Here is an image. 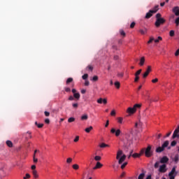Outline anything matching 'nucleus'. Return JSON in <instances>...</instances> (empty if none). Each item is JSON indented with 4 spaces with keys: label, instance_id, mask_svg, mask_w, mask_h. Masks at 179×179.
<instances>
[{
    "label": "nucleus",
    "instance_id": "f257e3e1",
    "mask_svg": "<svg viewBox=\"0 0 179 179\" xmlns=\"http://www.w3.org/2000/svg\"><path fill=\"white\" fill-rule=\"evenodd\" d=\"M127 159V155H124L122 150H119L117 152L116 159L118 160L119 164H122L125 159Z\"/></svg>",
    "mask_w": 179,
    "mask_h": 179
},
{
    "label": "nucleus",
    "instance_id": "f03ea898",
    "mask_svg": "<svg viewBox=\"0 0 179 179\" xmlns=\"http://www.w3.org/2000/svg\"><path fill=\"white\" fill-rule=\"evenodd\" d=\"M160 163H162V164H166L165 163H169V157H167V156H164L162 158H161L160 162H155L154 165L155 169H159Z\"/></svg>",
    "mask_w": 179,
    "mask_h": 179
},
{
    "label": "nucleus",
    "instance_id": "7ed1b4c3",
    "mask_svg": "<svg viewBox=\"0 0 179 179\" xmlns=\"http://www.w3.org/2000/svg\"><path fill=\"white\" fill-rule=\"evenodd\" d=\"M141 107H142L141 104L136 103L134 106L133 108H128L127 110V113H128V114H134V113H136V108H141Z\"/></svg>",
    "mask_w": 179,
    "mask_h": 179
},
{
    "label": "nucleus",
    "instance_id": "20e7f679",
    "mask_svg": "<svg viewBox=\"0 0 179 179\" xmlns=\"http://www.w3.org/2000/svg\"><path fill=\"white\" fill-rule=\"evenodd\" d=\"M170 142H169V141H166L162 145V147H158L155 152H157V153H162V152H163L164 150V149H166V148H167L169 145Z\"/></svg>",
    "mask_w": 179,
    "mask_h": 179
},
{
    "label": "nucleus",
    "instance_id": "39448f33",
    "mask_svg": "<svg viewBox=\"0 0 179 179\" xmlns=\"http://www.w3.org/2000/svg\"><path fill=\"white\" fill-rule=\"evenodd\" d=\"M145 155L146 157H151L153 155V151L152 150V145H148L145 150Z\"/></svg>",
    "mask_w": 179,
    "mask_h": 179
},
{
    "label": "nucleus",
    "instance_id": "423d86ee",
    "mask_svg": "<svg viewBox=\"0 0 179 179\" xmlns=\"http://www.w3.org/2000/svg\"><path fill=\"white\" fill-rule=\"evenodd\" d=\"M165 22L166 20H164V18H158L155 22V26L156 27H160V24H163Z\"/></svg>",
    "mask_w": 179,
    "mask_h": 179
},
{
    "label": "nucleus",
    "instance_id": "0eeeda50",
    "mask_svg": "<svg viewBox=\"0 0 179 179\" xmlns=\"http://www.w3.org/2000/svg\"><path fill=\"white\" fill-rule=\"evenodd\" d=\"M110 134H115V136L118 137L121 135V130L117 129V130L115 128L110 129Z\"/></svg>",
    "mask_w": 179,
    "mask_h": 179
},
{
    "label": "nucleus",
    "instance_id": "6e6552de",
    "mask_svg": "<svg viewBox=\"0 0 179 179\" xmlns=\"http://www.w3.org/2000/svg\"><path fill=\"white\" fill-rule=\"evenodd\" d=\"M158 171H159V173H166L167 171V166L166 164H163L162 165L159 166Z\"/></svg>",
    "mask_w": 179,
    "mask_h": 179
},
{
    "label": "nucleus",
    "instance_id": "1a4fd4ad",
    "mask_svg": "<svg viewBox=\"0 0 179 179\" xmlns=\"http://www.w3.org/2000/svg\"><path fill=\"white\" fill-rule=\"evenodd\" d=\"M177 166H173L171 172L169 173V177H176L177 176V171H176V169Z\"/></svg>",
    "mask_w": 179,
    "mask_h": 179
},
{
    "label": "nucleus",
    "instance_id": "9d476101",
    "mask_svg": "<svg viewBox=\"0 0 179 179\" xmlns=\"http://www.w3.org/2000/svg\"><path fill=\"white\" fill-rule=\"evenodd\" d=\"M24 136L25 142H28L29 139H31V138H32L31 131L26 132L24 134Z\"/></svg>",
    "mask_w": 179,
    "mask_h": 179
},
{
    "label": "nucleus",
    "instance_id": "9b49d317",
    "mask_svg": "<svg viewBox=\"0 0 179 179\" xmlns=\"http://www.w3.org/2000/svg\"><path fill=\"white\" fill-rule=\"evenodd\" d=\"M150 72H152V66H148L146 71L143 75V78H148V76L149 73H150Z\"/></svg>",
    "mask_w": 179,
    "mask_h": 179
},
{
    "label": "nucleus",
    "instance_id": "f8f14e48",
    "mask_svg": "<svg viewBox=\"0 0 179 179\" xmlns=\"http://www.w3.org/2000/svg\"><path fill=\"white\" fill-rule=\"evenodd\" d=\"M173 12L175 13L176 16H179V7L176 6L173 8Z\"/></svg>",
    "mask_w": 179,
    "mask_h": 179
},
{
    "label": "nucleus",
    "instance_id": "ddd939ff",
    "mask_svg": "<svg viewBox=\"0 0 179 179\" xmlns=\"http://www.w3.org/2000/svg\"><path fill=\"white\" fill-rule=\"evenodd\" d=\"M153 13H154L152 11V10H150L149 12L145 15V19H150V17L153 16Z\"/></svg>",
    "mask_w": 179,
    "mask_h": 179
},
{
    "label": "nucleus",
    "instance_id": "4468645a",
    "mask_svg": "<svg viewBox=\"0 0 179 179\" xmlns=\"http://www.w3.org/2000/svg\"><path fill=\"white\" fill-rule=\"evenodd\" d=\"M103 164L100 162H96V166L93 168L94 170H97V169H101Z\"/></svg>",
    "mask_w": 179,
    "mask_h": 179
},
{
    "label": "nucleus",
    "instance_id": "2eb2a0df",
    "mask_svg": "<svg viewBox=\"0 0 179 179\" xmlns=\"http://www.w3.org/2000/svg\"><path fill=\"white\" fill-rule=\"evenodd\" d=\"M176 138H179V134H178V130H175L173 136H172V138L173 139H176Z\"/></svg>",
    "mask_w": 179,
    "mask_h": 179
},
{
    "label": "nucleus",
    "instance_id": "dca6fc26",
    "mask_svg": "<svg viewBox=\"0 0 179 179\" xmlns=\"http://www.w3.org/2000/svg\"><path fill=\"white\" fill-rule=\"evenodd\" d=\"M138 65H140V66H143V65H145V57H142L140 59V62L138 63Z\"/></svg>",
    "mask_w": 179,
    "mask_h": 179
},
{
    "label": "nucleus",
    "instance_id": "f3484780",
    "mask_svg": "<svg viewBox=\"0 0 179 179\" xmlns=\"http://www.w3.org/2000/svg\"><path fill=\"white\" fill-rule=\"evenodd\" d=\"M6 145L8 146V148H13V143L9 140L6 141Z\"/></svg>",
    "mask_w": 179,
    "mask_h": 179
},
{
    "label": "nucleus",
    "instance_id": "a211bd4d",
    "mask_svg": "<svg viewBox=\"0 0 179 179\" xmlns=\"http://www.w3.org/2000/svg\"><path fill=\"white\" fill-rule=\"evenodd\" d=\"M73 97H74V99L79 100V99H80V94H79V92L73 94Z\"/></svg>",
    "mask_w": 179,
    "mask_h": 179
},
{
    "label": "nucleus",
    "instance_id": "6ab92c4d",
    "mask_svg": "<svg viewBox=\"0 0 179 179\" xmlns=\"http://www.w3.org/2000/svg\"><path fill=\"white\" fill-rule=\"evenodd\" d=\"M157 10H159V5L155 6L152 10H151L152 12H153L154 13H156V12H157Z\"/></svg>",
    "mask_w": 179,
    "mask_h": 179
},
{
    "label": "nucleus",
    "instance_id": "aec40b11",
    "mask_svg": "<svg viewBox=\"0 0 179 179\" xmlns=\"http://www.w3.org/2000/svg\"><path fill=\"white\" fill-rule=\"evenodd\" d=\"M32 174H33L34 178H38V173H37V171H36V170L33 171Z\"/></svg>",
    "mask_w": 179,
    "mask_h": 179
},
{
    "label": "nucleus",
    "instance_id": "412c9836",
    "mask_svg": "<svg viewBox=\"0 0 179 179\" xmlns=\"http://www.w3.org/2000/svg\"><path fill=\"white\" fill-rule=\"evenodd\" d=\"M93 130V127L90 126V127H87L85 129V132H87V134H89L90 132V131Z\"/></svg>",
    "mask_w": 179,
    "mask_h": 179
},
{
    "label": "nucleus",
    "instance_id": "4be33fe9",
    "mask_svg": "<svg viewBox=\"0 0 179 179\" xmlns=\"http://www.w3.org/2000/svg\"><path fill=\"white\" fill-rule=\"evenodd\" d=\"M87 118H89V116L87 115H83L81 116L82 121H86L87 120Z\"/></svg>",
    "mask_w": 179,
    "mask_h": 179
},
{
    "label": "nucleus",
    "instance_id": "5701e85b",
    "mask_svg": "<svg viewBox=\"0 0 179 179\" xmlns=\"http://www.w3.org/2000/svg\"><path fill=\"white\" fill-rule=\"evenodd\" d=\"M114 85H115L116 89H120V87L121 86V84L118 81L115 82Z\"/></svg>",
    "mask_w": 179,
    "mask_h": 179
},
{
    "label": "nucleus",
    "instance_id": "b1692460",
    "mask_svg": "<svg viewBox=\"0 0 179 179\" xmlns=\"http://www.w3.org/2000/svg\"><path fill=\"white\" fill-rule=\"evenodd\" d=\"M117 122H118V124H123L124 118L123 117H117Z\"/></svg>",
    "mask_w": 179,
    "mask_h": 179
},
{
    "label": "nucleus",
    "instance_id": "393cba45",
    "mask_svg": "<svg viewBox=\"0 0 179 179\" xmlns=\"http://www.w3.org/2000/svg\"><path fill=\"white\" fill-rule=\"evenodd\" d=\"M73 82V78H69L66 82V85H69V83Z\"/></svg>",
    "mask_w": 179,
    "mask_h": 179
},
{
    "label": "nucleus",
    "instance_id": "a878e982",
    "mask_svg": "<svg viewBox=\"0 0 179 179\" xmlns=\"http://www.w3.org/2000/svg\"><path fill=\"white\" fill-rule=\"evenodd\" d=\"M146 31H148L146 28H145V29H139V33H141V34H145Z\"/></svg>",
    "mask_w": 179,
    "mask_h": 179
},
{
    "label": "nucleus",
    "instance_id": "bb28decb",
    "mask_svg": "<svg viewBox=\"0 0 179 179\" xmlns=\"http://www.w3.org/2000/svg\"><path fill=\"white\" fill-rule=\"evenodd\" d=\"M35 125L38 128H43L44 127V124H38L37 122H35Z\"/></svg>",
    "mask_w": 179,
    "mask_h": 179
},
{
    "label": "nucleus",
    "instance_id": "cd10ccee",
    "mask_svg": "<svg viewBox=\"0 0 179 179\" xmlns=\"http://www.w3.org/2000/svg\"><path fill=\"white\" fill-rule=\"evenodd\" d=\"M100 148H110V145L104 143H102L100 145H99Z\"/></svg>",
    "mask_w": 179,
    "mask_h": 179
},
{
    "label": "nucleus",
    "instance_id": "c85d7f7f",
    "mask_svg": "<svg viewBox=\"0 0 179 179\" xmlns=\"http://www.w3.org/2000/svg\"><path fill=\"white\" fill-rule=\"evenodd\" d=\"M178 160H179L178 155H175V157L173 158V161L175 162V163H178Z\"/></svg>",
    "mask_w": 179,
    "mask_h": 179
},
{
    "label": "nucleus",
    "instance_id": "c756f323",
    "mask_svg": "<svg viewBox=\"0 0 179 179\" xmlns=\"http://www.w3.org/2000/svg\"><path fill=\"white\" fill-rule=\"evenodd\" d=\"M175 34H176V32L174 31V30H171V31H169V36H170L171 37H174Z\"/></svg>",
    "mask_w": 179,
    "mask_h": 179
},
{
    "label": "nucleus",
    "instance_id": "7c9ffc66",
    "mask_svg": "<svg viewBox=\"0 0 179 179\" xmlns=\"http://www.w3.org/2000/svg\"><path fill=\"white\" fill-rule=\"evenodd\" d=\"M145 178V173H141L138 177V179H143Z\"/></svg>",
    "mask_w": 179,
    "mask_h": 179
},
{
    "label": "nucleus",
    "instance_id": "2f4dec72",
    "mask_svg": "<svg viewBox=\"0 0 179 179\" xmlns=\"http://www.w3.org/2000/svg\"><path fill=\"white\" fill-rule=\"evenodd\" d=\"M91 80H93V82H97L99 80V76H94Z\"/></svg>",
    "mask_w": 179,
    "mask_h": 179
},
{
    "label": "nucleus",
    "instance_id": "473e14b6",
    "mask_svg": "<svg viewBox=\"0 0 179 179\" xmlns=\"http://www.w3.org/2000/svg\"><path fill=\"white\" fill-rule=\"evenodd\" d=\"M163 40V38L162 36H158L157 39L155 40V43H159V41H162Z\"/></svg>",
    "mask_w": 179,
    "mask_h": 179
},
{
    "label": "nucleus",
    "instance_id": "72a5a7b5",
    "mask_svg": "<svg viewBox=\"0 0 179 179\" xmlns=\"http://www.w3.org/2000/svg\"><path fill=\"white\" fill-rule=\"evenodd\" d=\"M94 160H96V162H100V160H101V157H100V156H95L94 157Z\"/></svg>",
    "mask_w": 179,
    "mask_h": 179
},
{
    "label": "nucleus",
    "instance_id": "f704fd0d",
    "mask_svg": "<svg viewBox=\"0 0 179 179\" xmlns=\"http://www.w3.org/2000/svg\"><path fill=\"white\" fill-rule=\"evenodd\" d=\"M73 169L74 170H79V165H78V164H73Z\"/></svg>",
    "mask_w": 179,
    "mask_h": 179
},
{
    "label": "nucleus",
    "instance_id": "c9c22d12",
    "mask_svg": "<svg viewBox=\"0 0 179 179\" xmlns=\"http://www.w3.org/2000/svg\"><path fill=\"white\" fill-rule=\"evenodd\" d=\"M140 73H142V69H139L135 73V76H139Z\"/></svg>",
    "mask_w": 179,
    "mask_h": 179
},
{
    "label": "nucleus",
    "instance_id": "e433bc0d",
    "mask_svg": "<svg viewBox=\"0 0 179 179\" xmlns=\"http://www.w3.org/2000/svg\"><path fill=\"white\" fill-rule=\"evenodd\" d=\"M87 78H89V75L87 73H85L84 74L83 76H82V78L84 80H86V79H87Z\"/></svg>",
    "mask_w": 179,
    "mask_h": 179
},
{
    "label": "nucleus",
    "instance_id": "4c0bfd02",
    "mask_svg": "<svg viewBox=\"0 0 179 179\" xmlns=\"http://www.w3.org/2000/svg\"><path fill=\"white\" fill-rule=\"evenodd\" d=\"M131 156L132 157H134V158L141 157V155H139L138 153H134Z\"/></svg>",
    "mask_w": 179,
    "mask_h": 179
},
{
    "label": "nucleus",
    "instance_id": "58836bf2",
    "mask_svg": "<svg viewBox=\"0 0 179 179\" xmlns=\"http://www.w3.org/2000/svg\"><path fill=\"white\" fill-rule=\"evenodd\" d=\"M136 23L135 22H133L131 23L130 24V29H134V27H135Z\"/></svg>",
    "mask_w": 179,
    "mask_h": 179
},
{
    "label": "nucleus",
    "instance_id": "ea45409f",
    "mask_svg": "<svg viewBox=\"0 0 179 179\" xmlns=\"http://www.w3.org/2000/svg\"><path fill=\"white\" fill-rule=\"evenodd\" d=\"M75 117H70L68 119V122H74Z\"/></svg>",
    "mask_w": 179,
    "mask_h": 179
},
{
    "label": "nucleus",
    "instance_id": "a19ab883",
    "mask_svg": "<svg viewBox=\"0 0 179 179\" xmlns=\"http://www.w3.org/2000/svg\"><path fill=\"white\" fill-rule=\"evenodd\" d=\"M25 148H30V142L25 141Z\"/></svg>",
    "mask_w": 179,
    "mask_h": 179
},
{
    "label": "nucleus",
    "instance_id": "79ce46f5",
    "mask_svg": "<svg viewBox=\"0 0 179 179\" xmlns=\"http://www.w3.org/2000/svg\"><path fill=\"white\" fill-rule=\"evenodd\" d=\"M33 160H34V163H37V162H38V159L36 158L35 155H33Z\"/></svg>",
    "mask_w": 179,
    "mask_h": 179
},
{
    "label": "nucleus",
    "instance_id": "37998d69",
    "mask_svg": "<svg viewBox=\"0 0 179 179\" xmlns=\"http://www.w3.org/2000/svg\"><path fill=\"white\" fill-rule=\"evenodd\" d=\"M120 33L121 36H123L124 37H125L126 34H125V31H124V30L121 29L120 31Z\"/></svg>",
    "mask_w": 179,
    "mask_h": 179
},
{
    "label": "nucleus",
    "instance_id": "c03bdc74",
    "mask_svg": "<svg viewBox=\"0 0 179 179\" xmlns=\"http://www.w3.org/2000/svg\"><path fill=\"white\" fill-rule=\"evenodd\" d=\"M96 101H97V103L99 104H102V103H103V98H100V99H97Z\"/></svg>",
    "mask_w": 179,
    "mask_h": 179
},
{
    "label": "nucleus",
    "instance_id": "a18cd8bd",
    "mask_svg": "<svg viewBox=\"0 0 179 179\" xmlns=\"http://www.w3.org/2000/svg\"><path fill=\"white\" fill-rule=\"evenodd\" d=\"M175 23L176 24V26L179 25V17H178L176 20H175Z\"/></svg>",
    "mask_w": 179,
    "mask_h": 179
},
{
    "label": "nucleus",
    "instance_id": "49530a36",
    "mask_svg": "<svg viewBox=\"0 0 179 179\" xmlns=\"http://www.w3.org/2000/svg\"><path fill=\"white\" fill-rule=\"evenodd\" d=\"M155 41V38L153 37H151L150 38V40L148 41V44H150L151 43H152V41Z\"/></svg>",
    "mask_w": 179,
    "mask_h": 179
},
{
    "label": "nucleus",
    "instance_id": "de8ad7c7",
    "mask_svg": "<svg viewBox=\"0 0 179 179\" xmlns=\"http://www.w3.org/2000/svg\"><path fill=\"white\" fill-rule=\"evenodd\" d=\"M176 145H177V141H172L171 143V146H176Z\"/></svg>",
    "mask_w": 179,
    "mask_h": 179
},
{
    "label": "nucleus",
    "instance_id": "09e8293b",
    "mask_svg": "<svg viewBox=\"0 0 179 179\" xmlns=\"http://www.w3.org/2000/svg\"><path fill=\"white\" fill-rule=\"evenodd\" d=\"M127 164H128V162H124L122 166H121V169H125Z\"/></svg>",
    "mask_w": 179,
    "mask_h": 179
},
{
    "label": "nucleus",
    "instance_id": "8fccbe9b",
    "mask_svg": "<svg viewBox=\"0 0 179 179\" xmlns=\"http://www.w3.org/2000/svg\"><path fill=\"white\" fill-rule=\"evenodd\" d=\"M65 92H66V93H69L71 92V88L69 87H65L64 88Z\"/></svg>",
    "mask_w": 179,
    "mask_h": 179
},
{
    "label": "nucleus",
    "instance_id": "3c124183",
    "mask_svg": "<svg viewBox=\"0 0 179 179\" xmlns=\"http://www.w3.org/2000/svg\"><path fill=\"white\" fill-rule=\"evenodd\" d=\"M156 17H157V19H162V14L157 13V14L156 15Z\"/></svg>",
    "mask_w": 179,
    "mask_h": 179
},
{
    "label": "nucleus",
    "instance_id": "603ef678",
    "mask_svg": "<svg viewBox=\"0 0 179 179\" xmlns=\"http://www.w3.org/2000/svg\"><path fill=\"white\" fill-rule=\"evenodd\" d=\"M157 82H159V79H157V78L152 80V83H157Z\"/></svg>",
    "mask_w": 179,
    "mask_h": 179
},
{
    "label": "nucleus",
    "instance_id": "864d4df0",
    "mask_svg": "<svg viewBox=\"0 0 179 179\" xmlns=\"http://www.w3.org/2000/svg\"><path fill=\"white\" fill-rule=\"evenodd\" d=\"M66 163L69 164V163H72V158H68L66 159Z\"/></svg>",
    "mask_w": 179,
    "mask_h": 179
},
{
    "label": "nucleus",
    "instance_id": "5fc2aeb1",
    "mask_svg": "<svg viewBox=\"0 0 179 179\" xmlns=\"http://www.w3.org/2000/svg\"><path fill=\"white\" fill-rule=\"evenodd\" d=\"M138 80H139V76H135V79H134V82H138Z\"/></svg>",
    "mask_w": 179,
    "mask_h": 179
},
{
    "label": "nucleus",
    "instance_id": "6e6d98bb",
    "mask_svg": "<svg viewBox=\"0 0 179 179\" xmlns=\"http://www.w3.org/2000/svg\"><path fill=\"white\" fill-rule=\"evenodd\" d=\"M74 142H78L79 141V136H76L75 139L73 140Z\"/></svg>",
    "mask_w": 179,
    "mask_h": 179
},
{
    "label": "nucleus",
    "instance_id": "4d7b16f0",
    "mask_svg": "<svg viewBox=\"0 0 179 179\" xmlns=\"http://www.w3.org/2000/svg\"><path fill=\"white\" fill-rule=\"evenodd\" d=\"M69 100H70V101H72L75 100V97L73 96H70L69 97Z\"/></svg>",
    "mask_w": 179,
    "mask_h": 179
},
{
    "label": "nucleus",
    "instance_id": "13d9d810",
    "mask_svg": "<svg viewBox=\"0 0 179 179\" xmlns=\"http://www.w3.org/2000/svg\"><path fill=\"white\" fill-rule=\"evenodd\" d=\"M143 153H145V149H142L138 155H140V156H142Z\"/></svg>",
    "mask_w": 179,
    "mask_h": 179
},
{
    "label": "nucleus",
    "instance_id": "bf43d9fd",
    "mask_svg": "<svg viewBox=\"0 0 179 179\" xmlns=\"http://www.w3.org/2000/svg\"><path fill=\"white\" fill-rule=\"evenodd\" d=\"M44 114H45V117H50V113L49 112L45 111Z\"/></svg>",
    "mask_w": 179,
    "mask_h": 179
},
{
    "label": "nucleus",
    "instance_id": "052dcab7",
    "mask_svg": "<svg viewBox=\"0 0 179 179\" xmlns=\"http://www.w3.org/2000/svg\"><path fill=\"white\" fill-rule=\"evenodd\" d=\"M90 85V82L89 80H86L85 83V86H89Z\"/></svg>",
    "mask_w": 179,
    "mask_h": 179
},
{
    "label": "nucleus",
    "instance_id": "680f3d73",
    "mask_svg": "<svg viewBox=\"0 0 179 179\" xmlns=\"http://www.w3.org/2000/svg\"><path fill=\"white\" fill-rule=\"evenodd\" d=\"M178 55H179V49H178L175 52V57H178Z\"/></svg>",
    "mask_w": 179,
    "mask_h": 179
},
{
    "label": "nucleus",
    "instance_id": "e2e57ef3",
    "mask_svg": "<svg viewBox=\"0 0 179 179\" xmlns=\"http://www.w3.org/2000/svg\"><path fill=\"white\" fill-rule=\"evenodd\" d=\"M24 179H27V178H30V174L27 173L26 176L23 178Z\"/></svg>",
    "mask_w": 179,
    "mask_h": 179
},
{
    "label": "nucleus",
    "instance_id": "0e129e2a",
    "mask_svg": "<svg viewBox=\"0 0 179 179\" xmlns=\"http://www.w3.org/2000/svg\"><path fill=\"white\" fill-rule=\"evenodd\" d=\"M78 106L79 105L78 103H73V108H78Z\"/></svg>",
    "mask_w": 179,
    "mask_h": 179
},
{
    "label": "nucleus",
    "instance_id": "69168bd1",
    "mask_svg": "<svg viewBox=\"0 0 179 179\" xmlns=\"http://www.w3.org/2000/svg\"><path fill=\"white\" fill-rule=\"evenodd\" d=\"M102 103H103V104H106L107 103V99H102Z\"/></svg>",
    "mask_w": 179,
    "mask_h": 179
},
{
    "label": "nucleus",
    "instance_id": "338daca9",
    "mask_svg": "<svg viewBox=\"0 0 179 179\" xmlns=\"http://www.w3.org/2000/svg\"><path fill=\"white\" fill-rule=\"evenodd\" d=\"M110 115H112V116H114V115H115V110H112L111 111V113H110Z\"/></svg>",
    "mask_w": 179,
    "mask_h": 179
},
{
    "label": "nucleus",
    "instance_id": "774afa93",
    "mask_svg": "<svg viewBox=\"0 0 179 179\" xmlns=\"http://www.w3.org/2000/svg\"><path fill=\"white\" fill-rule=\"evenodd\" d=\"M87 68L90 71H93V66H92L91 65H89Z\"/></svg>",
    "mask_w": 179,
    "mask_h": 179
}]
</instances>
